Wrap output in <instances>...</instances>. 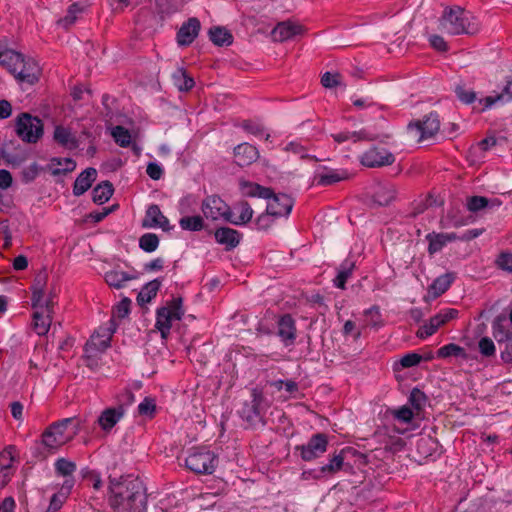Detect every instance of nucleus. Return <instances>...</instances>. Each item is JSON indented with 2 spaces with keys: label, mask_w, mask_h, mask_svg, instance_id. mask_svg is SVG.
<instances>
[{
  "label": "nucleus",
  "mask_w": 512,
  "mask_h": 512,
  "mask_svg": "<svg viewBox=\"0 0 512 512\" xmlns=\"http://www.w3.org/2000/svg\"><path fill=\"white\" fill-rule=\"evenodd\" d=\"M186 467L196 473L210 475L218 464L215 453L206 447L192 448L185 460Z\"/></svg>",
  "instance_id": "obj_6"
},
{
  "label": "nucleus",
  "mask_w": 512,
  "mask_h": 512,
  "mask_svg": "<svg viewBox=\"0 0 512 512\" xmlns=\"http://www.w3.org/2000/svg\"><path fill=\"white\" fill-rule=\"evenodd\" d=\"M78 432V426L74 418H65L51 424L42 434L43 445L50 450H57L59 447L71 441Z\"/></svg>",
  "instance_id": "obj_4"
},
{
  "label": "nucleus",
  "mask_w": 512,
  "mask_h": 512,
  "mask_svg": "<svg viewBox=\"0 0 512 512\" xmlns=\"http://www.w3.org/2000/svg\"><path fill=\"white\" fill-rule=\"evenodd\" d=\"M156 4L159 11L165 14L174 13L179 9L178 4L172 0H156Z\"/></svg>",
  "instance_id": "obj_60"
},
{
  "label": "nucleus",
  "mask_w": 512,
  "mask_h": 512,
  "mask_svg": "<svg viewBox=\"0 0 512 512\" xmlns=\"http://www.w3.org/2000/svg\"><path fill=\"white\" fill-rule=\"evenodd\" d=\"M32 307L34 309H45L43 306V298H44V282L40 279L36 280V282L32 286Z\"/></svg>",
  "instance_id": "obj_47"
},
{
  "label": "nucleus",
  "mask_w": 512,
  "mask_h": 512,
  "mask_svg": "<svg viewBox=\"0 0 512 512\" xmlns=\"http://www.w3.org/2000/svg\"><path fill=\"white\" fill-rule=\"evenodd\" d=\"M355 269V263L351 259H345L338 268V273L335 279L333 280V284L335 287L339 289L346 288L347 280L352 276L353 271Z\"/></svg>",
  "instance_id": "obj_35"
},
{
  "label": "nucleus",
  "mask_w": 512,
  "mask_h": 512,
  "mask_svg": "<svg viewBox=\"0 0 512 512\" xmlns=\"http://www.w3.org/2000/svg\"><path fill=\"white\" fill-rule=\"evenodd\" d=\"M51 302L47 301L45 309L36 310L32 317L33 330L40 337L39 341L42 343L46 340V334L51 326Z\"/></svg>",
  "instance_id": "obj_17"
},
{
  "label": "nucleus",
  "mask_w": 512,
  "mask_h": 512,
  "mask_svg": "<svg viewBox=\"0 0 512 512\" xmlns=\"http://www.w3.org/2000/svg\"><path fill=\"white\" fill-rule=\"evenodd\" d=\"M15 459V448L13 446L6 447L0 453V469L12 471V464Z\"/></svg>",
  "instance_id": "obj_51"
},
{
  "label": "nucleus",
  "mask_w": 512,
  "mask_h": 512,
  "mask_svg": "<svg viewBox=\"0 0 512 512\" xmlns=\"http://www.w3.org/2000/svg\"><path fill=\"white\" fill-rule=\"evenodd\" d=\"M409 127H415L420 132L421 138H430L440 129L439 116L437 113L431 112L422 121L410 124Z\"/></svg>",
  "instance_id": "obj_22"
},
{
  "label": "nucleus",
  "mask_w": 512,
  "mask_h": 512,
  "mask_svg": "<svg viewBox=\"0 0 512 512\" xmlns=\"http://www.w3.org/2000/svg\"><path fill=\"white\" fill-rule=\"evenodd\" d=\"M426 396L425 394L419 390L418 388H414L409 396V403L413 406V408L419 412L422 407L425 405Z\"/></svg>",
  "instance_id": "obj_53"
},
{
  "label": "nucleus",
  "mask_w": 512,
  "mask_h": 512,
  "mask_svg": "<svg viewBox=\"0 0 512 512\" xmlns=\"http://www.w3.org/2000/svg\"><path fill=\"white\" fill-rule=\"evenodd\" d=\"M201 210L206 219L216 221L226 218L230 214V207L217 195L207 196L201 205Z\"/></svg>",
  "instance_id": "obj_12"
},
{
  "label": "nucleus",
  "mask_w": 512,
  "mask_h": 512,
  "mask_svg": "<svg viewBox=\"0 0 512 512\" xmlns=\"http://www.w3.org/2000/svg\"><path fill=\"white\" fill-rule=\"evenodd\" d=\"M240 189L242 194L248 197H259L265 199L270 198L272 195L271 189L249 181L240 182Z\"/></svg>",
  "instance_id": "obj_36"
},
{
  "label": "nucleus",
  "mask_w": 512,
  "mask_h": 512,
  "mask_svg": "<svg viewBox=\"0 0 512 512\" xmlns=\"http://www.w3.org/2000/svg\"><path fill=\"white\" fill-rule=\"evenodd\" d=\"M104 279L110 287L121 289L133 279V276L119 268H114L105 273Z\"/></svg>",
  "instance_id": "obj_33"
},
{
  "label": "nucleus",
  "mask_w": 512,
  "mask_h": 512,
  "mask_svg": "<svg viewBox=\"0 0 512 512\" xmlns=\"http://www.w3.org/2000/svg\"><path fill=\"white\" fill-rule=\"evenodd\" d=\"M454 92L461 103L471 105L477 101L474 106L478 104L479 99L477 100L476 92L473 89L468 88L465 84H457L454 88Z\"/></svg>",
  "instance_id": "obj_42"
},
{
  "label": "nucleus",
  "mask_w": 512,
  "mask_h": 512,
  "mask_svg": "<svg viewBox=\"0 0 512 512\" xmlns=\"http://www.w3.org/2000/svg\"><path fill=\"white\" fill-rule=\"evenodd\" d=\"M241 233L230 227H221L215 231L216 241L226 246V250L235 248L241 240Z\"/></svg>",
  "instance_id": "obj_29"
},
{
  "label": "nucleus",
  "mask_w": 512,
  "mask_h": 512,
  "mask_svg": "<svg viewBox=\"0 0 512 512\" xmlns=\"http://www.w3.org/2000/svg\"><path fill=\"white\" fill-rule=\"evenodd\" d=\"M172 80L179 91L187 92L195 85L194 79L183 68H178L174 71Z\"/></svg>",
  "instance_id": "obj_38"
},
{
  "label": "nucleus",
  "mask_w": 512,
  "mask_h": 512,
  "mask_svg": "<svg viewBox=\"0 0 512 512\" xmlns=\"http://www.w3.org/2000/svg\"><path fill=\"white\" fill-rule=\"evenodd\" d=\"M512 101V77L506 78L500 91L494 94L480 98L478 104L473 106V111L482 113L494 106H502Z\"/></svg>",
  "instance_id": "obj_9"
},
{
  "label": "nucleus",
  "mask_w": 512,
  "mask_h": 512,
  "mask_svg": "<svg viewBox=\"0 0 512 512\" xmlns=\"http://www.w3.org/2000/svg\"><path fill=\"white\" fill-rule=\"evenodd\" d=\"M252 216L253 209L248 202L242 201L230 208V214L226 221L234 225H245L252 219Z\"/></svg>",
  "instance_id": "obj_23"
},
{
  "label": "nucleus",
  "mask_w": 512,
  "mask_h": 512,
  "mask_svg": "<svg viewBox=\"0 0 512 512\" xmlns=\"http://www.w3.org/2000/svg\"><path fill=\"white\" fill-rule=\"evenodd\" d=\"M54 140L64 148L69 150L76 149L78 147V140L70 129L64 126H56L54 130Z\"/></svg>",
  "instance_id": "obj_32"
},
{
  "label": "nucleus",
  "mask_w": 512,
  "mask_h": 512,
  "mask_svg": "<svg viewBox=\"0 0 512 512\" xmlns=\"http://www.w3.org/2000/svg\"><path fill=\"white\" fill-rule=\"evenodd\" d=\"M268 200L266 212L273 217H287L292 208H293V200L287 194H274L270 198H266Z\"/></svg>",
  "instance_id": "obj_16"
},
{
  "label": "nucleus",
  "mask_w": 512,
  "mask_h": 512,
  "mask_svg": "<svg viewBox=\"0 0 512 512\" xmlns=\"http://www.w3.org/2000/svg\"><path fill=\"white\" fill-rule=\"evenodd\" d=\"M458 313V310L454 308L441 309L436 315L431 317L428 322H425L419 327L417 336L424 339L433 335L439 327L450 320L455 319L458 316Z\"/></svg>",
  "instance_id": "obj_11"
},
{
  "label": "nucleus",
  "mask_w": 512,
  "mask_h": 512,
  "mask_svg": "<svg viewBox=\"0 0 512 512\" xmlns=\"http://www.w3.org/2000/svg\"><path fill=\"white\" fill-rule=\"evenodd\" d=\"M97 171L95 168H87L75 180L73 186V193L76 196L84 194L95 181Z\"/></svg>",
  "instance_id": "obj_30"
},
{
  "label": "nucleus",
  "mask_w": 512,
  "mask_h": 512,
  "mask_svg": "<svg viewBox=\"0 0 512 512\" xmlns=\"http://www.w3.org/2000/svg\"><path fill=\"white\" fill-rule=\"evenodd\" d=\"M116 324L114 320H110L109 323L105 326H100L90 337L89 341L86 343V352L96 351L101 352L106 350L112 338L113 333L115 332Z\"/></svg>",
  "instance_id": "obj_13"
},
{
  "label": "nucleus",
  "mask_w": 512,
  "mask_h": 512,
  "mask_svg": "<svg viewBox=\"0 0 512 512\" xmlns=\"http://www.w3.org/2000/svg\"><path fill=\"white\" fill-rule=\"evenodd\" d=\"M455 274L448 272L438 276L428 288V296L436 299L444 294L455 280Z\"/></svg>",
  "instance_id": "obj_28"
},
{
  "label": "nucleus",
  "mask_w": 512,
  "mask_h": 512,
  "mask_svg": "<svg viewBox=\"0 0 512 512\" xmlns=\"http://www.w3.org/2000/svg\"><path fill=\"white\" fill-rule=\"evenodd\" d=\"M130 305H131L130 299L124 298L123 300H121L118 303V305L115 307L114 316H116L120 319L128 316V314L130 312Z\"/></svg>",
  "instance_id": "obj_62"
},
{
  "label": "nucleus",
  "mask_w": 512,
  "mask_h": 512,
  "mask_svg": "<svg viewBox=\"0 0 512 512\" xmlns=\"http://www.w3.org/2000/svg\"><path fill=\"white\" fill-rule=\"evenodd\" d=\"M109 505L116 512H146V488L138 477L110 479Z\"/></svg>",
  "instance_id": "obj_1"
},
{
  "label": "nucleus",
  "mask_w": 512,
  "mask_h": 512,
  "mask_svg": "<svg viewBox=\"0 0 512 512\" xmlns=\"http://www.w3.org/2000/svg\"><path fill=\"white\" fill-rule=\"evenodd\" d=\"M210 40L217 46H228L233 42L232 34L223 27H215L209 31Z\"/></svg>",
  "instance_id": "obj_40"
},
{
  "label": "nucleus",
  "mask_w": 512,
  "mask_h": 512,
  "mask_svg": "<svg viewBox=\"0 0 512 512\" xmlns=\"http://www.w3.org/2000/svg\"><path fill=\"white\" fill-rule=\"evenodd\" d=\"M76 362L78 365L86 366L91 371H96L101 365L99 354H81Z\"/></svg>",
  "instance_id": "obj_50"
},
{
  "label": "nucleus",
  "mask_w": 512,
  "mask_h": 512,
  "mask_svg": "<svg viewBox=\"0 0 512 512\" xmlns=\"http://www.w3.org/2000/svg\"><path fill=\"white\" fill-rule=\"evenodd\" d=\"M51 167L53 175H62L72 172L76 168V162L71 158H53Z\"/></svg>",
  "instance_id": "obj_41"
},
{
  "label": "nucleus",
  "mask_w": 512,
  "mask_h": 512,
  "mask_svg": "<svg viewBox=\"0 0 512 512\" xmlns=\"http://www.w3.org/2000/svg\"><path fill=\"white\" fill-rule=\"evenodd\" d=\"M3 66L21 83L33 85L39 79L40 69L32 58H25L16 51L4 54Z\"/></svg>",
  "instance_id": "obj_3"
},
{
  "label": "nucleus",
  "mask_w": 512,
  "mask_h": 512,
  "mask_svg": "<svg viewBox=\"0 0 512 512\" xmlns=\"http://www.w3.org/2000/svg\"><path fill=\"white\" fill-rule=\"evenodd\" d=\"M328 448V437L324 433H316L308 440L306 444L295 447L300 452L303 461L310 462L321 457Z\"/></svg>",
  "instance_id": "obj_10"
},
{
  "label": "nucleus",
  "mask_w": 512,
  "mask_h": 512,
  "mask_svg": "<svg viewBox=\"0 0 512 512\" xmlns=\"http://www.w3.org/2000/svg\"><path fill=\"white\" fill-rule=\"evenodd\" d=\"M234 158L239 166H249L259 158V152L255 146L242 143L234 148Z\"/></svg>",
  "instance_id": "obj_24"
},
{
  "label": "nucleus",
  "mask_w": 512,
  "mask_h": 512,
  "mask_svg": "<svg viewBox=\"0 0 512 512\" xmlns=\"http://www.w3.org/2000/svg\"><path fill=\"white\" fill-rule=\"evenodd\" d=\"M349 178L345 169H331L323 167L315 174V181L319 186H329Z\"/></svg>",
  "instance_id": "obj_20"
},
{
  "label": "nucleus",
  "mask_w": 512,
  "mask_h": 512,
  "mask_svg": "<svg viewBox=\"0 0 512 512\" xmlns=\"http://www.w3.org/2000/svg\"><path fill=\"white\" fill-rule=\"evenodd\" d=\"M332 138L334 139L335 142H337L339 144L349 141V140H351L353 142H357L360 140H370L371 139L368 137L367 133L364 130L353 131V132L342 131L339 133L332 134Z\"/></svg>",
  "instance_id": "obj_44"
},
{
  "label": "nucleus",
  "mask_w": 512,
  "mask_h": 512,
  "mask_svg": "<svg viewBox=\"0 0 512 512\" xmlns=\"http://www.w3.org/2000/svg\"><path fill=\"white\" fill-rule=\"evenodd\" d=\"M388 413L395 420H397L401 423H410L414 416L413 410L406 405L396 408V409H391L388 411Z\"/></svg>",
  "instance_id": "obj_49"
},
{
  "label": "nucleus",
  "mask_w": 512,
  "mask_h": 512,
  "mask_svg": "<svg viewBox=\"0 0 512 512\" xmlns=\"http://www.w3.org/2000/svg\"><path fill=\"white\" fill-rule=\"evenodd\" d=\"M458 239L455 233H436L432 232L426 235L428 241V253L434 255L440 252L449 242Z\"/></svg>",
  "instance_id": "obj_27"
},
{
  "label": "nucleus",
  "mask_w": 512,
  "mask_h": 512,
  "mask_svg": "<svg viewBox=\"0 0 512 512\" xmlns=\"http://www.w3.org/2000/svg\"><path fill=\"white\" fill-rule=\"evenodd\" d=\"M285 151L299 155L301 158L307 157V148L297 141H291L286 144Z\"/></svg>",
  "instance_id": "obj_61"
},
{
  "label": "nucleus",
  "mask_w": 512,
  "mask_h": 512,
  "mask_svg": "<svg viewBox=\"0 0 512 512\" xmlns=\"http://www.w3.org/2000/svg\"><path fill=\"white\" fill-rule=\"evenodd\" d=\"M142 225L146 228L160 227L163 230L170 228L169 220L162 214L159 206L156 204H152L147 208Z\"/></svg>",
  "instance_id": "obj_25"
},
{
  "label": "nucleus",
  "mask_w": 512,
  "mask_h": 512,
  "mask_svg": "<svg viewBox=\"0 0 512 512\" xmlns=\"http://www.w3.org/2000/svg\"><path fill=\"white\" fill-rule=\"evenodd\" d=\"M156 405L153 399L151 398H145L139 405H138V412L140 415L144 416H152L155 411Z\"/></svg>",
  "instance_id": "obj_59"
},
{
  "label": "nucleus",
  "mask_w": 512,
  "mask_h": 512,
  "mask_svg": "<svg viewBox=\"0 0 512 512\" xmlns=\"http://www.w3.org/2000/svg\"><path fill=\"white\" fill-rule=\"evenodd\" d=\"M201 28L200 21L196 17L189 18L182 24L177 32V43L179 46L190 45L198 36Z\"/></svg>",
  "instance_id": "obj_19"
},
{
  "label": "nucleus",
  "mask_w": 512,
  "mask_h": 512,
  "mask_svg": "<svg viewBox=\"0 0 512 512\" xmlns=\"http://www.w3.org/2000/svg\"><path fill=\"white\" fill-rule=\"evenodd\" d=\"M55 469L58 474H60L62 476H69L75 472L76 464L72 461L61 458L56 461Z\"/></svg>",
  "instance_id": "obj_52"
},
{
  "label": "nucleus",
  "mask_w": 512,
  "mask_h": 512,
  "mask_svg": "<svg viewBox=\"0 0 512 512\" xmlns=\"http://www.w3.org/2000/svg\"><path fill=\"white\" fill-rule=\"evenodd\" d=\"M428 41L431 47L438 52H447L449 49L447 42L440 35L432 34L428 37Z\"/></svg>",
  "instance_id": "obj_57"
},
{
  "label": "nucleus",
  "mask_w": 512,
  "mask_h": 512,
  "mask_svg": "<svg viewBox=\"0 0 512 512\" xmlns=\"http://www.w3.org/2000/svg\"><path fill=\"white\" fill-rule=\"evenodd\" d=\"M431 360L433 357H425L422 358L420 354H405L399 361V364L402 368L413 367L421 362V360Z\"/></svg>",
  "instance_id": "obj_55"
},
{
  "label": "nucleus",
  "mask_w": 512,
  "mask_h": 512,
  "mask_svg": "<svg viewBox=\"0 0 512 512\" xmlns=\"http://www.w3.org/2000/svg\"><path fill=\"white\" fill-rule=\"evenodd\" d=\"M111 136L114 141L123 148L129 147L132 137L129 130L123 126L117 125L111 129Z\"/></svg>",
  "instance_id": "obj_45"
},
{
  "label": "nucleus",
  "mask_w": 512,
  "mask_h": 512,
  "mask_svg": "<svg viewBox=\"0 0 512 512\" xmlns=\"http://www.w3.org/2000/svg\"><path fill=\"white\" fill-rule=\"evenodd\" d=\"M439 30L448 35H475L480 22L470 11L460 6L447 7L439 18Z\"/></svg>",
  "instance_id": "obj_2"
},
{
  "label": "nucleus",
  "mask_w": 512,
  "mask_h": 512,
  "mask_svg": "<svg viewBox=\"0 0 512 512\" xmlns=\"http://www.w3.org/2000/svg\"><path fill=\"white\" fill-rule=\"evenodd\" d=\"M270 407L269 401L265 398L263 392L257 388L251 391V400L245 401L239 410L240 417L250 426L264 423L266 411Z\"/></svg>",
  "instance_id": "obj_5"
},
{
  "label": "nucleus",
  "mask_w": 512,
  "mask_h": 512,
  "mask_svg": "<svg viewBox=\"0 0 512 512\" xmlns=\"http://www.w3.org/2000/svg\"><path fill=\"white\" fill-rule=\"evenodd\" d=\"M496 263L500 269L512 273V253H501L498 256Z\"/></svg>",
  "instance_id": "obj_58"
},
{
  "label": "nucleus",
  "mask_w": 512,
  "mask_h": 512,
  "mask_svg": "<svg viewBox=\"0 0 512 512\" xmlns=\"http://www.w3.org/2000/svg\"><path fill=\"white\" fill-rule=\"evenodd\" d=\"M83 8L79 3H73L68 7L66 15L58 20V25L63 27L64 29H69L73 26L78 18V15L81 14Z\"/></svg>",
  "instance_id": "obj_43"
},
{
  "label": "nucleus",
  "mask_w": 512,
  "mask_h": 512,
  "mask_svg": "<svg viewBox=\"0 0 512 512\" xmlns=\"http://www.w3.org/2000/svg\"><path fill=\"white\" fill-rule=\"evenodd\" d=\"M339 79V74L326 72L321 78V83L326 88H333L339 84Z\"/></svg>",
  "instance_id": "obj_64"
},
{
  "label": "nucleus",
  "mask_w": 512,
  "mask_h": 512,
  "mask_svg": "<svg viewBox=\"0 0 512 512\" xmlns=\"http://www.w3.org/2000/svg\"><path fill=\"white\" fill-rule=\"evenodd\" d=\"M118 406L117 407H123L128 406L134 402V394L130 389H124L118 396H117Z\"/></svg>",
  "instance_id": "obj_63"
},
{
  "label": "nucleus",
  "mask_w": 512,
  "mask_h": 512,
  "mask_svg": "<svg viewBox=\"0 0 512 512\" xmlns=\"http://www.w3.org/2000/svg\"><path fill=\"white\" fill-rule=\"evenodd\" d=\"M277 332L276 335L280 338L281 342L286 346L293 345L297 338L296 321L291 314H282L277 318Z\"/></svg>",
  "instance_id": "obj_15"
},
{
  "label": "nucleus",
  "mask_w": 512,
  "mask_h": 512,
  "mask_svg": "<svg viewBox=\"0 0 512 512\" xmlns=\"http://www.w3.org/2000/svg\"><path fill=\"white\" fill-rule=\"evenodd\" d=\"M351 448H343L339 452H335L330 455L329 462L321 467L325 478L332 477L336 473L351 466L345 463L347 454L350 453Z\"/></svg>",
  "instance_id": "obj_18"
},
{
  "label": "nucleus",
  "mask_w": 512,
  "mask_h": 512,
  "mask_svg": "<svg viewBox=\"0 0 512 512\" xmlns=\"http://www.w3.org/2000/svg\"><path fill=\"white\" fill-rule=\"evenodd\" d=\"M364 332L362 329L361 323L357 326L356 323L352 320H347L343 326V334L345 336H352L354 339H357Z\"/></svg>",
  "instance_id": "obj_56"
},
{
  "label": "nucleus",
  "mask_w": 512,
  "mask_h": 512,
  "mask_svg": "<svg viewBox=\"0 0 512 512\" xmlns=\"http://www.w3.org/2000/svg\"><path fill=\"white\" fill-rule=\"evenodd\" d=\"M159 288H160V282H158L157 280L151 281L140 292L139 298L142 301H144L145 297H146V300L149 301L151 298H153L157 295Z\"/></svg>",
  "instance_id": "obj_54"
},
{
  "label": "nucleus",
  "mask_w": 512,
  "mask_h": 512,
  "mask_svg": "<svg viewBox=\"0 0 512 512\" xmlns=\"http://www.w3.org/2000/svg\"><path fill=\"white\" fill-rule=\"evenodd\" d=\"M363 166L374 168L391 165L395 162V156L384 148H371L360 157Z\"/></svg>",
  "instance_id": "obj_14"
},
{
  "label": "nucleus",
  "mask_w": 512,
  "mask_h": 512,
  "mask_svg": "<svg viewBox=\"0 0 512 512\" xmlns=\"http://www.w3.org/2000/svg\"><path fill=\"white\" fill-rule=\"evenodd\" d=\"M18 137L27 143H36L43 135V123L38 117L21 114L16 122Z\"/></svg>",
  "instance_id": "obj_7"
},
{
  "label": "nucleus",
  "mask_w": 512,
  "mask_h": 512,
  "mask_svg": "<svg viewBox=\"0 0 512 512\" xmlns=\"http://www.w3.org/2000/svg\"><path fill=\"white\" fill-rule=\"evenodd\" d=\"M183 314L181 298L172 299L168 306L162 307L157 311L156 327L161 332L162 337H166L172 323L181 320Z\"/></svg>",
  "instance_id": "obj_8"
},
{
  "label": "nucleus",
  "mask_w": 512,
  "mask_h": 512,
  "mask_svg": "<svg viewBox=\"0 0 512 512\" xmlns=\"http://www.w3.org/2000/svg\"><path fill=\"white\" fill-rule=\"evenodd\" d=\"M159 238L154 233H145L139 239V247L145 252H153L158 248Z\"/></svg>",
  "instance_id": "obj_48"
},
{
  "label": "nucleus",
  "mask_w": 512,
  "mask_h": 512,
  "mask_svg": "<svg viewBox=\"0 0 512 512\" xmlns=\"http://www.w3.org/2000/svg\"><path fill=\"white\" fill-rule=\"evenodd\" d=\"M114 189L110 182L104 181L98 184L92 191V199L96 204H104L113 195Z\"/></svg>",
  "instance_id": "obj_39"
},
{
  "label": "nucleus",
  "mask_w": 512,
  "mask_h": 512,
  "mask_svg": "<svg viewBox=\"0 0 512 512\" xmlns=\"http://www.w3.org/2000/svg\"><path fill=\"white\" fill-rule=\"evenodd\" d=\"M179 225L183 230L187 231H200L204 227V222L201 216H185L179 221Z\"/></svg>",
  "instance_id": "obj_46"
},
{
  "label": "nucleus",
  "mask_w": 512,
  "mask_h": 512,
  "mask_svg": "<svg viewBox=\"0 0 512 512\" xmlns=\"http://www.w3.org/2000/svg\"><path fill=\"white\" fill-rule=\"evenodd\" d=\"M360 323L364 331L368 328L378 330L383 327L385 321L382 316L380 307L373 305L370 308L365 309L362 313Z\"/></svg>",
  "instance_id": "obj_26"
},
{
  "label": "nucleus",
  "mask_w": 512,
  "mask_h": 512,
  "mask_svg": "<svg viewBox=\"0 0 512 512\" xmlns=\"http://www.w3.org/2000/svg\"><path fill=\"white\" fill-rule=\"evenodd\" d=\"M125 409L123 407H113L104 410L99 419V425L103 430H110L123 417Z\"/></svg>",
  "instance_id": "obj_31"
},
{
  "label": "nucleus",
  "mask_w": 512,
  "mask_h": 512,
  "mask_svg": "<svg viewBox=\"0 0 512 512\" xmlns=\"http://www.w3.org/2000/svg\"><path fill=\"white\" fill-rule=\"evenodd\" d=\"M396 187L393 184L380 185L374 194V200L379 205L390 204L396 197Z\"/></svg>",
  "instance_id": "obj_37"
},
{
  "label": "nucleus",
  "mask_w": 512,
  "mask_h": 512,
  "mask_svg": "<svg viewBox=\"0 0 512 512\" xmlns=\"http://www.w3.org/2000/svg\"><path fill=\"white\" fill-rule=\"evenodd\" d=\"M501 201L499 199H488L484 196H471L466 200V207L470 212H479L485 208L499 207Z\"/></svg>",
  "instance_id": "obj_34"
},
{
  "label": "nucleus",
  "mask_w": 512,
  "mask_h": 512,
  "mask_svg": "<svg viewBox=\"0 0 512 512\" xmlns=\"http://www.w3.org/2000/svg\"><path fill=\"white\" fill-rule=\"evenodd\" d=\"M304 32L303 26L292 21H284L277 24L272 30L275 41L283 42Z\"/></svg>",
  "instance_id": "obj_21"
}]
</instances>
